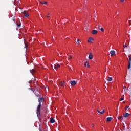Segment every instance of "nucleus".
Returning a JSON list of instances; mask_svg holds the SVG:
<instances>
[{"mask_svg": "<svg viewBox=\"0 0 131 131\" xmlns=\"http://www.w3.org/2000/svg\"><path fill=\"white\" fill-rule=\"evenodd\" d=\"M41 107V104H39L37 106L36 114L38 117H39V116H40V107Z\"/></svg>", "mask_w": 131, "mask_h": 131, "instance_id": "1", "label": "nucleus"}, {"mask_svg": "<svg viewBox=\"0 0 131 131\" xmlns=\"http://www.w3.org/2000/svg\"><path fill=\"white\" fill-rule=\"evenodd\" d=\"M45 101L43 97H41L38 99L39 104L41 105V103Z\"/></svg>", "mask_w": 131, "mask_h": 131, "instance_id": "2", "label": "nucleus"}, {"mask_svg": "<svg viewBox=\"0 0 131 131\" xmlns=\"http://www.w3.org/2000/svg\"><path fill=\"white\" fill-rule=\"evenodd\" d=\"M94 38H92V37H89L88 40V42H90L91 43H93V41H94Z\"/></svg>", "mask_w": 131, "mask_h": 131, "instance_id": "3", "label": "nucleus"}, {"mask_svg": "<svg viewBox=\"0 0 131 131\" xmlns=\"http://www.w3.org/2000/svg\"><path fill=\"white\" fill-rule=\"evenodd\" d=\"M61 67V66L60 64H55L54 65V69L57 70V69L60 68Z\"/></svg>", "mask_w": 131, "mask_h": 131, "instance_id": "4", "label": "nucleus"}, {"mask_svg": "<svg viewBox=\"0 0 131 131\" xmlns=\"http://www.w3.org/2000/svg\"><path fill=\"white\" fill-rule=\"evenodd\" d=\"M110 54L112 57H113L114 55H115V51L114 50H112L110 51Z\"/></svg>", "mask_w": 131, "mask_h": 131, "instance_id": "5", "label": "nucleus"}, {"mask_svg": "<svg viewBox=\"0 0 131 131\" xmlns=\"http://www.w3.org/2000/svg\"><path fill=\"white\" fill-rule=\"evenodd\" d=\"M88 58L89 59H90V60H92L93 58H94V56H93V54H92V53H90L89 54Z\"/></svg>", "mask_w": 131, "mask_h": 131, "instance_id": "6", "label": "nucleus"}, {"mask_svg": "<svg viewBox=\"0 0 131 131\" xmlns=\"http://www.w3.org/2000/svg\"><path fill=\"white\" fill-rule=\"evenodd\" d=\"M97 112H98V113H100V114H104L105 113V109H103L102 112H100V110H97Z\"/></svg>", "mask_w": 131, "mask_h": 131, "instance_id": "7", "label": "nucleus"}, {"mask_svg": "<svg viewBox=\"0 0 131 131\" xmlns=\"http://www.w3.org/2000/svg\"><path fill=\"white\" fill-rule=\"evenodd\" d=\"M70 83L71 85L74 86L76 84V82L74 80H73L70 82Z\"/></svg>", "mask_w": 131, "mask_h": 131, "instance_id": "8", "label": "nucleus"}, {"mask_svg": "<svg viewBox=\"0 0 131 131\" xmlns=\"http://www.w3.org/2000/svg\"><path fill=\"white\" fill-rule=\"evenodd\" d=\"M50 123H55V119L53 118H51L50 120Z\"/></svg>", "mask_w": 131, "mask_h": 131, "instance_id": "9", "label": "nucleus"}, {"mask_svg": "<svg viewBox=\"0 0 131 131\" xmlns=\"http://www.w3.org/2000/svg\"><path fill=\"white\" fill-rule=\"evenodd\" d=\"M24 17H29V14L26 13V11H24Z\"/></svg>", "mask_w": 131, "mask_h": 131, "instance_id": "10", "label": "nucleus"}, {"mask_svg": "<svg viewBox=\"0 0 131 131\" xmlns=\"http://www.w3.org/2000/svg\"><path fill=\"white\" fill-rule=\"evenodd\" d=\"M87 64V68H90V63H89V61H86L85 63L84 64V66L86 67Z\"/></svg>", "mask_w": 131, "mask_h": 131, "instance_id": "11", "label": "nucleus"}, {"mask_svg": "<svg viewBox=\"0 0 131 131\" xmlns=\"http://www.w3.org/2000/svg\"><path fill=\"white\" fill-rule=\"evenodd\" d=\"M92 33L94 35L95 34H97L98 33V31L96 30H92Z\"/></svg>", "mask_w": 131, "mask_h": 131, "instance_id": "12", "label": "nucleus"}, {"mask_svg": "<svg viewBox=\"0 0 131 131\" xmlns=\"http://www.w3.org/2000/svg\"><path fill=\"white\" fill-rule=\"evenodd\" d=\"M30 73L32 74H33V73H35V72H36V71H35V69H33L32 70H30Z\"/></svg>", "mask_w": 131, "mask_h": 131, "instance_id": "13", "label": "nucleus"}, {"mask_svg": "<svg viewBox=\"0 0 131 131\" xmlns=\"http://www.w3.org/2000/svg\"><path fill=\"white\" fill-rule=\"evenodd\" d=\"M60 84L61 86H64V85H65V82L64 81H60Z\"/></svg>", "mask_w": 131, "mask_h": 131, "instance_id": "14", "label": "nucleus"}, {"mask_svg": "<svg viewBox=\"0 0 131 131\" xmlns=\"http://www.w3.org/2000/svg\"><path fill=\"white\" fill-rule=\"evenodd\" d=\"M128 116H129V114H128V113H126L123 115V117L125 118L128 117Z\"/></svg>", "mask_w": 131, "mask_h": 131, "instance_id": "15", "label": "nucleus"}, {"mask_svg": "<svg viewBox=\"0 0 131 131\" xmlns=\"http://www.w3.org/2000/svg\"><path fill=\"white\" fill-rule=\"evenodd\" d=\"M113 118L112 117H107L106 118V121L109 122V121H111V120H112Z\"/></svg>", "mask_w": 131, "mask_h": 131, "instance_id": "16", "label": "nucleus"}, {"mask_svg": "<svg viewBox=\"0 0 131 131\" xmlns=\"http://www.w3.org/2000/svg\"><path fill=\"white\" fill-rule=\"evenodd\" d=\"M98 29L101 30L102 32H104V29H103V28H100V25L98 26Z\"/></svg>", "mask_w": 131, "mask_h": 131, "instance_id": "17", "label": "nucleus"}, {"mask_svg": "<svg viewBox=\"0 0 131 131\" xmlns=\"http://www.w3.org/2000/svg\"><path fill=\"white\" fill-rule=\"evenodd\" d=\"M107 80V81H112V78L111 77H108Z\"/></svg>", "mask_w": 131, "mask_h": 131, "instance_id": "18", "label": "nucleus"}, {"mask_svg": "<svg viewBox=\"0 0 131 131\" xmlns=\"http://www.w3.org/2000/svg\"><path fill=\"white\" fill-rule=\"evenodd\" d=\"M25 46L24 47V49H26V51H27V47H28V45L26 43H25Z\"/></svg>", "mask_w": 131, "mask_h": 131, "instance_id": "19", "label": "nucleus"}, {"mask_svg": "<svg viewBox=\"0 0 131 131\" xmlns=\"http://www.w3.org/2000/svg\"><path fill=\"white\" fill-rule=\"evenodd\" d=\"M130 67H131V62H128V69H130Z\"/></svg>", "mask_w": 131, "mask_h": 131, "instance_id": "20", "label": "nucleus"}, {"mask_svg": "<svg viewBox=\"0 0 131 131\" xmlns=\"http://www.w3.org/2000/svg\"><path fill=\"white\" fill-rule=\"evenodd\" d=\"M128 62H131V55L129 56Z\"/></svg>", "mask_w": 131, "mask_h": 131, "instance_id": "21", "label": "nucleus"}, {"mask_svg": "<svg viewBox=\"0 0 131 131\" xmlns=\"http://www.w3.org/2000/svg\"><path fill=\"white\" fill-rule=\"evenodd\" d=\"M17 25L18 28L21 27V24H17Z\"/></svg>", "mask_w": 131, "mask_h": 131, "instance_id": "22", "label": "nucleus"}, {"mask_svg": "<svg viewBox=\"0 0 131 131\" xmlns=\"http://www.w3.org/2000/svg\"><path fill=\"white\" fill-rule=\"evenodd\" d=\"M43 5H47L48 4V2H43Z\"/></svg>", "mask_w": 131, "mask_h": 131, "instance_id": "23", "label": "nucleus"}, {"mask_svg": "<svg viewBox=\"0 0 131 131\" xmlns=\"http://www.w3.org/2000/svg\"><path fill=\"white\" fill-rule=\"evenodd\" d=\"M122 118V116H120V117H118V120H120V119H121Z\"/></svg>", "mask_w": 131, "mask_h": 131, "instance_id": "24", "label": "nucleus"}, {"mask_svg": "<svg viewBox=\"0 0 131 131\" xmlns=\"http://www.w3.org/2000/svg\"><path fill=\"white\" fill-rule=\"evenodd\" d=\"M128 107H129L128 105L126 106L125 108V110H127V109H128Z\"/></svg>", "mask_w": 131, "mask_h": 131, "instance_id": "25", "label": "nucleus"}, {"mask_svg": "<svg viewBox=\"0 0 131 131\" xmlns=\"http://www.w3.org/2000/svg\"><path fill=\"white\" fill-rule=\"evenodd\" d=\"M77 42H78V45H79V43H80V42H79V39H78L77 40Z\"/></svg>", "mask_w": 131, "mask_h": 131, "instance_id": "26", "label": "nucleus"}, {"mask_svg": "<svg viewBox=\"0 0 131 131\" xmlns=\"http://www.w3.org/2000/svg\"><path fill=\"white\" fill-rule=\"evenodd\" d=\"M123 100H124V98H121L120 99V101H123Z\"/></svg>", "mask_w": 131, "mask_h": 131, "instance_id": "27", "label": "nucleus"}, {"mask_svg": "<svg viewBox=\"0 0 131 131\" xmlns=\"http://www.w3.org/2000/svg\"><path fill=\"white\" fill-rule=\"evenodd\" d=\"M92 127H95V125L94 124H92Z\"/></svg>", "mask_w": 131, "mask_h": 131, "instance_id": "28", "label": "nucleus"}, {"mask_svg": "<svg viewBox=\"0 0 131 131\" xmlns=\"http://www.w3.org/2000/svg\"><path fill=\"white\" fill-rule=\"evenodd\" d=\"M123 47H124V48H127V46H126V45H124Z\"/></svg>", "mask_w": 131, "mask_h": 131, "instance_id": "29", "label": "nucleus"}, {"mask_svg": "<svg viewBox=\"0 0 131 131\" xmlns=\"http://www.w3.org/2000/svg\"><path fill=\"white\" fill-rule=\"evenodd\" d=\"M69 59H72V56L71 55L70 56Z\"/></svg>", "mask_w": 131, "mask_h": 131, "instance_id": "30", "label": "nucleus"}, {"mask_svg": "<svg viewBox=\"0 0 131 131\" xmlns=\"http://www.w3.org/2000/svg\"><path fill=\"white\" fill-rule=\"evenodd\" d=\"M121 3H122V2H123L124 0H120Z\"/></svg>", "mask_w": 131, "mask_h": 131, "instance_id": "31", "label": "nucleus"}, {"mask_svg": "<svg viewBox=\"0 0 131 131\" xmlns=\"http://www.w3.org/2000/svg\"><path fill=\"white\" fill-rule=\"evenodd\" d=\"M47 18H50V16H46Z\"/></svg>", "mask_w": 131, "mask_h": 131, "instance_id": "32", "label": "nucleus"}, {"mask_svg": "<svg viewBox=\"0 0 131 131\" xmlns=\"http://www.w3.org/2000/svg\"><path fill=\"white\" fill-rule=\"evenodd\" d=\"M40 4H41L42 5L43 4V2H40Z\"/></svg>", "mask_w": 131, "mask_h": 131, "instance_id": "33", "label": "nucleus"}, {"mask_svg": "<svg viewBox=\"0 0 131 131\" xmlns=\"http://www.w3.org/2000/svg\"><path fill=\"white\" fill-rule=\"evenodd\" d=\"M48 15H50V13H48Z\"/></svg>", "mask_w": 131, "mask_h": 131, "instance_id": "34", "label": "nucleus"}, {"mask_svg": "<svg viewBox=\"0 0 131 131\" xmlns=\"http://www.w3.org/2000/svg\"><path fill=\"white\" fill-rule=\"evenodd\" d=\"M99 28H101L100 26H99Z\"/></svg>", "mask_w": 131, "mask_h": 131, "instance_id": "35", "label": "nucleus"}, {"mask_svg": "<svg viewBox=\"0 0 131 131\" xmlns=\"http://www.w3.org/2000/svg\"><path fill=\"white\" fill-rule=\"evenodd\" d=\"M33 93H34V91H33Z\"/></svg>", "mask_w": 131, "mask_h": 131, "instance_id": "36", "label": "nucleus"}]
</instances>
